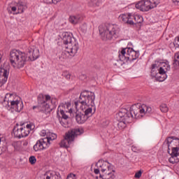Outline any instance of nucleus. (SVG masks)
<instances>
[{"mask_svg":"<svg viewBox=\"0 0 179 179\" xmlns=\"http://www.w3.org/2000/svg\"><path fill=\"white\" fill-rule=\"evenodd\" d=\"M96 95L94 92L90 91H83L80 95L78 101L74 102L76 110H81V112H77L76 120L78 124H85L90 117H92L96 113Z\"/></svg>","mask_w":179,"mask_h":179,"instance_id":"obj_1","label":"nucleus"},{"mask_svg":"<svg viewBox=\"0 0 179 179\" xmlns=\"http://www.w3.org/2000/svg\"><path fill=\"white\" fill-rule=\"evenodd\" d=\"M153 114L152 107L143 104L138 107L134 105L130 108V111L128 112L127 108H121L117 115V118L119 121L117 128L124 129L127 127V124L132 122L133 118H142L143 115H150Z\"/></svg>","mask_w":179,"mask_h":179,"instance_id":"obj_2","label":"nucleus"},{"mask_svg":"<svg viewBox=\"0 0 179 179\" xmlns=\"http://www.w3.org/2000/svg\"><path fill=\"white\" fill-rule=\"evenodd\" d=\"M0 101L7 110L12 108L17 113L23 110V101L19 96L13 94H6L5 97H0Z\"/></svg>","mask_w":179,"mask_h":179,"instance_id":"obj_3","label":"nucleus"},{"mask_svg":"<svg viewBox=\"0 0 179 179\" xmlns=\"http://www.w3.org/2000/svg\"><path fill=\"white\" fill-rule=\"evenodd\" d=\"M99 30L103 40H112L120 36V27L117 24H101L99 27Z\"/></svg>","mask_w":179,"mask_h":179,"instance_id":"obj_4","label":"nucleus"},{"mask_svg":"<svg viewBox=\"0 0 179 179\" xmlns=\"http://www.w3.org/2000/svg\"><path fill=\"white\" fill-rule=\"evenodd\" d=\"M27 61V55H26L24 52L16 49L12 50L10 52V62L13 68H16L17 69L23 68Z\"/></svg>","mask_w":179,"mask_h":179,"instance_id":"obj_5","label":"nucleus"},{"mask_svg":"<svg viewBox=\"0 0 179 179\" xmlns=\"http://www.w3.org/2000/svg\"><path fill=\"white\" fill-rule=\"evenodd\" d=\"M82 134H83V129H73L67 131L64 136V139L59 143L60 148L68 149L72 142L75 141V138L78 135H82Z\"/></svg>","mask_w":179,"mask_h":179,"instance_id":"obj_6","label":"nucleus"},{"mask_svg":"<svg viewBox=\"0 0 179 179\" xmlns=\"http://www.w3.org/2000/svg\"><path fill=\"white\" fill-rule=\"evenodd\" d=\"M119 58L123 62H132L139 58V52L134 50L133 48H123L119 52Z\"/></svg>","mask_w":179,"mask_h":179,"instance_id":"obj_7","label":"nucleus"},{"mask_svg":"<svg viewBox=\"0 0 179 179\" xmlns=\"http://www.w3.org/2000/svg\"><path fill=\"white\" fill-rule=\"evenodd\" d=\"M160 3V0H142L136 4V9L141 12H148Z\"/></svg>","mask_w":179,"mask_h":179,"instance_id":"obj_8","label":"nucleus"},{"mask_svg":"<svg viewBox=\"0 0 179 179\" xmlns=\"http://www.w3.org/2000/svg\"><path fill=\"white\" fill-rule=\"evenodd\" d=\"M71 108V103H61L57 108V115L59 117V115H62V119L59 118L60 124L65 127V122L62 120H68L69 117L68 116V113L70 114H72V108Z\"/></svg>","mask_w":179,"mask_h":179,"instance_id":"obj_9","label":"nucleus"},{"mask_svg":"<svg viewBox=\"0 0 179 179\" xmlns=\"http://www.w3.org/2000/svg\"><path fill=\"white\" fill-rule=\"evenodd\" d=\"M50 100H51V96L50 95L40 94L38 96V103L41 107V111H43V113H50L51 111L50 104L48 103Z\"/></svg>","mask_w":179,"mask_h":179,"instance_id":"obj_10","label":"nucleus"},{"mask_svg":"<svg viewBox=\"0 0 179 179\" xmlns=\"http://www.w3.org/2000/svg\"><path fill=\"white\" fill-rule=\"evenodd\" d=\"M96 166L97 169L94 170L95 174H99L101 171V174L106 173L113 169V166L107 161L100 159L96 164Z\"/></svg>","mask_w":179,"mask_h":179,"instance_id":"obj_11","label":"nucleus"},{"mask_svg":"<svg viewBox=\"0 0 179 179\" xmlns=\"http://www.w3.org/2000/svg\"><path fill=\"white\" fill-rule=\"evenodd\" d=\"M10 66L8 63H4L0 69V87L3 86L8 82Z\"/></svg>","mask_w":179,"mask_h":179,"instance_id":"obj_12","label":"nucleus"},{"mask_svg":"<svg viewBox=\"0 0 179 179\" xmlns=\"http://www.w3.org/2000/svg\"><path fill=\"white\" fill-rule=\"evenodd\" d=\"M51 143H48V140L45 138L38 140L36 144L34 145L33 149L34 152H41V150H45L50 148Z\"/></svg>","mask_w":179,"mask_h":179,"instance_id":"obj_13","label":"nucleus"},{"mask_svg":"<svg viewBox=\"0 0 179 179\" xmlns=\"http://www.w3.org/2000/svg\"><path fill=\"white\" fill-rule=\"evenodd\" d=\"M170 69L171 68L170 64H169V62L162 63L161 67L158 69L159 73V75H162V76H157V80L159 82H164V80L167 79V75H166V73H167V72H169Z\"/></svg>","mask_w":179,"mask_h":179,"instance_id":"obj_14","label":"nucleus"},{"mask_svg":"<svg viewBox=\"0 0 179 179\" xmlns=\"http://www.w3.org/2000/svg\"><path fill=\"white\" fill-rule=\"evenodd\" d=\"M164 146L168 148V153H170V150L176 149V148L179 146V138L168 137L164 142Z\"/></svg>","mask_w":179,"mask_h":179,"instance_id":"obj_15","label":"nucleus"},{"mask_svg":"<svg viewBox=\"0 0 179 179\" xmlns=\"http://www.w3.org/2000/svg\"><path fill=\"white\" fill-rule=\"evenodd\" d=\"M66 50L67 52L70 53V57H75L78 53V50H79V43H78V41H74V42L66 46Z\"/></svg>","mask_w":179,"mask_h":179,"instance_id":"obj_16","label":"nucleus"},{"mask_svg":"<svg viewBox=\"0 0 179 179\" xmlns=\"http://www.w3.org/2000/svg\"><path fill=\"white\" fill-rule=\"evenodd\" d=\"M40 57V50L35 46L28 48V58L29 61H36Z\"/></svg>","mask_w":179,"mask_h":179,"instance_id":"obj_17","label":"nucleus"},{"mask_svg":"<svg viewBox=\"0 0 179 179\" xmlns=\"http://www.w3.org/2000/svg\"><path fill=\"white\" fill-rule=\"evenodd\" d=\"M20 124L22 127V129L21 130L22 138H26V136H29L30 131H31V129H34V124L31 123H22Z\"/></svg>","mask_w":179,"mask_h":179,"instance_id":"obj_18","label":"nucleus"},{"mask_svg":"<svg viewBox=\"0 0 179 179\" xmlns=\"http://www.w3.org/2000/svg\"><path fill=\"white\" fill-rule=\"evenodd\" d=\"M62 40L63 41V44H65L66 45H68V44H71L76 41V39L72 37V35H70L68 32H64L62 34Z\"/></svg>","mask_w":179,"mask_h":179,"instance_id":"obj_19","label":"nucleus"},{"mask_svg":"<svg viewBox=\"0 0 179 179\" xmlns=\"http://www.w3.org/2000/svg\"><path fill=\"white\" fill-rule=\"evenodd\" d=\"M43 177L45 179H61V175L58 172L54 171H47L43 175Z\"/></svg>","mask_w":179,"mask_h":179,"instance_id":"obj_20","label":"nucleus"},{"mask_svg":"<svg viewBox=\"0 0 179 179\" xmlns=\"http://www.w3.org/2000/svg\"><path fill=\"white\" fill-rule=\"evenodd\" d=\"M99 177L102 179H114L115 177L114 175V170L112 169L109 171L100 173Z\"/></svg>","mask_w":179,"mask_h":179,"instance_id":"obj_21","label":"nucleus"},{"mask_svg":"<svg viewBox=\"0 0 179 179\" xmlns=\"http://www.w3.org/2000/svg\"><path fill=\"white\" fill-rule=\"evenodd\" d=\"M120 17L122 19L124 23H127L128 24H134V20H132V17L130 14H122Z\"/></svg>","mask_w":179,"mask_h":179,"instance_id":"obj_22","label":"nucleus"},{"mask_svg":"<svg viewBox=\"0 0 179 179\" xmlns=\"http://www.w3.org/2000/svg\"><path fill=\"white\" fill-rule=\"evenodd\" d=\"M23 129V127L21 126V124H17L16 126L13 129V134L15 136V138H22V130Z\"/></svg>","mask_w":179,"mask_h":179,"instance_id":"obj_23","label":"nucleus"},{"mask_svg":"<svg viewBox=\"0 0 179 179\" xmlns=\"http://www.w3.org/2000/svg\"><path fill=\"white\" fill-rule=\"evenodd\" d=\"M17 13H23L26 9H27V6L26 3L22 1H20L17 4Z\"/></svg>","mask_w":179,"mask_h":179,"instance_id":"obj_24","label":"nucleus"},{"mask_svg":"<svg viewBox=\"0 0 179 179\" xmlns=\"http://www.w3.org/2000/svg\"><path fill=\"white\" fill-rule=\"evenodd\" d=\"M82 20V16L80 15H74V16H70L69 17V22L72 23L73 24H76L79 23Z\"/></svg>","mask_w":179,"mask_h":179,"instance_id":"obj_25","label":"nucleus"},{"mask_svg":"<svg viewBox=\"0 0 179 179\" xmlns=\"http://www.w3.org/2000/svg\"><path fill=\"white\" fill-rule=\"evenodd\" d=\"M131 18L134 22V24H136V23H142L143 22V17L139 15H131Z\"/></svg>","mask_w":179,"mask_h":179,"instance_id":"obj_26","label":"nucleus"},{"mask_svg":"<svg viewBox=\"0 0 179 179\" xmlns=\"http://www.w3.org/2000/svg\"><path fill=\"white\" fill-rule=\"evenodd\" d=\"M69 58H72V57H71V53L66 49V50L62 53L59 59L65 61V59H69Z\"/></svg>","mask_w":179,"mask_h":179,"instance_id":"obj_27","label":"nucleus"},{"mask_svg":"<svg viewBox=\"0 0 179 179\" xmlns=\"http://www.w3.org/2000/svg\"><path fill=\"white\" fill-rule=\"evenodd\" d=\"M48 140V143H50L51 141H55L57 139V134L51 132H48L46 134V138Z\"/></svg>","mask_w":179,"mask_h":179,"instance_id":"obj_28","label":"nucleus"},{"mask_svg":"<svg viewBox=\"0 0 179 179\" xmlns=\"http://www.w3.org/2000/svg\"><path fill=\"white\" fill-rule=\"evenodd\" d=\"M169 163H171V164H176V163H179V156L171 154V157L169 159Z\"/></svg>","mask_w":179,"mask_h":179,"instance_id":"obj_29","label":"nucleus"},{"mask_svg":"<svg viewBox=\"0 0 179 179\" xmlns=\"http://www.w3.org/2000/svg\"><path fill=\"white\" fill-rule=\"evenodd\" d=\"M173 66L176 69L179 66V52L174 55Z\"/></svg>","mask_w":179,"mask_h":179,"instance_id":"obj_30","label":"nucleus"},{"mask_svg":"<svg viewBox=\"0 0 179 179\" xmlns=\"http://www.w3.org/2000/svg\"><path fill=\"white\" fill-rule=\"evenodd\" d=\"M90 6H99L101 5V0H91Z\"/></svg>","mask_w":179,"mask_h":179,"instance_id":"obj_31","label":"nucleus"},{"mask_svg":"<svg viewBox=\"0 0 179 179\" xmlns=\"http://www.w3.org/2000/svg\"><path fill=\"white\" fill-rule=\"evenodd\" d=\"M159 107H160V110L162 113L169 112V107L167 106V104L162 103Z\"/></svg>","mask_w":179,"mask_h":179,"instance_id":"obj_32","label":"nucleus"},{"mask_svg":"<svg viewBox=\"0 0 179 179\" xmlns=\"http://www.w3.org/2000/svg\"><path fill=\"white\" fill-rule=\"evenodd\" d=\"M171 154L179 157V145L177 148H175L173 150H171Z\"/></svg>","mask_w":179,"mask_h":179,"instance_id":"obj_33","label":"nucleus"},{"mask_svg":"<svg viewBox=\"0 0 179 179\" xmlns=\"http://www.w3.org/2000/svg\"><path fill=\"white\" fill-rule=\"evenodd\" d=\"M29 161L31 164H36V162H37V159H36V157L31 156L29 157Z\"/></svg>","mask_w":179,"mask_h":179,"instance_id":"obj_34","label":"nucleus"},{"mask_svg":"<svg viewBox=\"0 0 179 179\" xmlns=\"http://www.w3.org/2000/svg\"><path fill=\"white\" fill-rule=\"evenodd\" d=\"M142 176V171H139L138 172L135 173V178H141V177Z\"/></svg>","mask_w":179,"mask_h":179,"instance_id":"obj_35","label":"nucleus"},{"mask_svg":"<svg viewBox=\"0 0 179 179\" xmlns=\"http://www.w3.org/2000/svg\"><path fill=\"white\" fill-rule=\"evenodd\" d=\"M66 179H76V175L73 174V173H70Z\"/></svg>","mask_w":179,"mask_h":179,"instance_id":"obj_36","label":"nucleus"},{"mask_svg":"<svg viewBox=\"0 0 179 179\" xmlns=\"http://www.w3.org/2000/svg\"><path fill=\"white\" fill-rule=\"evenodd\" d=\"M157 68H158L157 64H152V66H151L152 72H155V69H156Z\"/></svg>","mask_w":179,"mask_h":179,"instance_id":"obj_37","label":"nucleus"},{"mask_svg":"<svg viewBox=\"0 0 179 179\" xmlns=\"http://www.w3.org/2000/svg\"><path fill=\"white\" fill-rule=\"evenodd\" d=\"M45 3H54V0H43Z\"/></svg>","mask_w":179,"mask_h":179,"instance_id":"obj_38","label":"nucleus"},{"mask_svg":"<svg viewBox=\"0 0 179 179\" xmlns=\"http://www.w3.org/2000/svg\"><path fill=\"white\" fill-rule=\"evenodd\" d=\"M64 78H66V79H71V74L69 73H66Z\"/></svg>","mask_w":179,"mask_h":179,"instance_id":"obj_39","label":"nucleus"},{"mask_svg":"<svg viewBox=\"0 0 179 179\" xmlns=\"http://www.w3.org/2000/svg\"><path fill=\"white\" fill-rule=\"evenodd\" d=\"M47 131H45V130H42V131H41V136H45V135L47 136Z\"/></svg>","mask_w":179,"mask_h":179,"instance_id":"obj_40","label":"nucleus"},{"mask_svg":"<svg viewBox=\"0 0 179 179\" xmlns=\"http://www.w3.org/2000/svg\"><path fill=\"white\" fill-rule=\"evenodd\" d=\"M17 10V6H13V7L11 8V10H12L13 12H16Z\"/></svg>","mask_w":179,"mask_h":179,"instance_id":"obj_41","label":"nucleus"},{"mask_svg":"<svg viewBox=\"0 0 179 179\" xmlns=\"http://www.w3.org/2000/svg\"><path fill=\"white\" fill-rule=\"evenodd\" d=\"M36 108H38V110H40V111H41V107L39 106V105L38 106H33V110H36Z\"/></svg>","mask_w":179,"mask_h":179,"instance_id":"obj_42","label":"nucleus"},{"mask_svg":"<svg viewBox=\"0 0 179 179\" xmlns=\"http://www.w3.org/2000/svg\"><path fill=\"white\" fill-rule=\"evenodd\" d=\"M61 1H62V0H54V3L57 4V3H58V2H61Z\"/></svg>","mask_w":179,"mask_h":179,"instance_id":"obj_43","label":"nucleus"},{"mask_svg":"<svg viewBox=\"0 0 179 179\" xmlns=\"http://www.w3.org/2000/svg\"><path fill=\"white\" fill-rule=\"evenodd\" d=\"M2 57H3V56L0 52V64H1V62H2Z\"/></svg>","mask_w":179,"mask_h":179,"instance_id":"obj_44","label":"nucleus"},{"mask_svg":"<svg viewBox=\"0 0 179 179\" xmlns=\"http://www.w3.org/2000/svg\"><path fill=\"white\" fill-rule=\"evenodd\" d=\"M16 145H17V143H13V146H14L15 149H16Z\"/></svg>","mask_w":179,"mask_h":179,"instance_id":"obj_45","label":"nucleus"},{"mask_svg":"<svg viewBox=\"0 0 179 179\" xmlns=\"http://www.w3.org/2000/svg\"><path fill=\"white\" fill-rule=\"evenodd\" d=\"M172 1H173V3H176V2H177L178 3H179V0H172Z\"/></svg>","mask_w":179,"mask_h":179,"instance_id":"obj_46","label":"nucleus"},{"mask_svg":"<svg viewBox=\"0 0 179 179\" xmlns=\"http://www.w3.org/2000/svg\"><path fill=\"white\" fill-rule=\"evenodd\" d=\"M96 178L97 179V178H99V177L96 176Z\"/></svg>","mask_w":179,"mask_h":179,"instance_id":"obj_47","label":"nucleus"}]
</instances>
